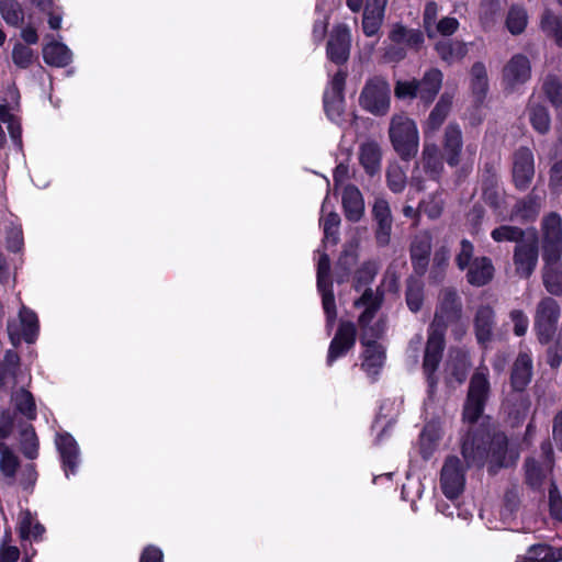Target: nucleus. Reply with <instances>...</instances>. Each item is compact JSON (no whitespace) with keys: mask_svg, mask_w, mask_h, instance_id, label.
<instances>
[{"mask_svg":"<svg viewBox=\"0 0 562 562\" xmlns=\"http://www.w3.org/2000/svg\"><path fill=\"white\" fill-rule=\"evenodd\" d=\"M460 308L461 304L457 293L452 290L442 291L438 310L428 330L423 361V371L430 389L437 384L435 373L442 358L447 324L459 318Z\"/></svg>","mask_w":562,"mask_h":562,"instance_id":"f257e3e1","label":"nucleus"},{"mask_svg":"<svg viewBox=\"0 0 562 562\" xmlns=\"http://www.w3.org/2000/svg\"><path fill=\"white\" fill-rule=\"evenodd\" d=\"M543 464H529V487L537 494L539 503H544L548 496V506L553 518L562 521V496L553 481V448L550 441L541 443Z\"/></svg>","mask_w":562,"mask_h":562,"instance_id":"f03ea898","label":"nucleus"},{"mask_svg":"<svg viewBox=\"0 0 562 562\" xmlns=\"http://www.w3.org/2000/svg\"><path fill=\"white\" fill-rule=\"evenodd\" d=\"M355 305L357 307L364 308L359 316V324L364 330L362 344L366 347L363 351L362 368L369 375H375L384 363V349L381 345H378L375 341H371L368 338L367 326L374 317V314L379 308V303L376 297L373 296V292L371 290H366L362 296L356 301Z\"/></svg>","mask_w":562,"mask_h":562,"instance_id":"7ed1b4c3","label":"nucleus"},{"mask_svg":"<svg viewBox=\"0 0 562 562\" xmlns=\"http://www.w3.org/2000/svg\"><path fill=\"white\" fill-rule=\"evenodd\" d=\"M389 137L396 154L404 160L414 158L419 148V131L416 122L401 113L391 117Z\"/></svg>","mask_w":562,"mask_h":562,"instance_id":"20e7f679","label":"nucleus"},{"mask_svg":"<svg viewBox=\"0 0 562 562\" xmlns=\"http://www.w3.org/2000/svg\"><path fill=\"white\" fill-rule=\"evenodd\" d=\"M443 75L439 69L427 70L420 80H397L394 86V94L400 100H413L418 98L425 103L434 101L442 85Z\"/></svg>","mask_w":562,"mask_h":562,"instance_id":"39448f33","label":"nucleus"},{"mask_svg":"<svg viewBox=\"0 0 562 562\" xmlns=\"http://www.w3.org/2000/svg\"><path fill=\"white\" fill-rule=\"evenodd\" d=\"M490 382L487 368H479L470 381L468 397L463 409V419L468 423L476 422L484 409L488 396Z\"/></svg>","mask_w":562,"mask_h":562,"instance_id":"423d86ee","label":"nucleus"},{"mask_svg":"<svg viewBox=\"0 0 562 562\" xmlns=\"http://www.w3.org/2000/svg\"><path fill=\"white\" fill-rule=\"evenodd\" d=\"M560 305L552 296H543L535 311V331L541 345L549 344L555 331L560 318Z\"/></svg>","mask_w":562,"mask_h":562,"instance_id":"0eeeda50","label":"nucleus"},{"mask_svg":"<svg viewBox=\"0 0 562 562\" xmlns=\"http://www.w3.org/2000/svg\"><path fill=\"white\" fill-rule=\"evenodd\" d=\"M359 102L368 112L374 115H385L391 105V90L387 81L380 77L368 80Z\"/></svg>","mask_w":562,"mask_h":562,"instance_id":"6e6552de","label":"nucleus"},{"mask_svg":"<svg viewBox=\"0 0 562 562\" xmlns=\"http://www.w3.org/2000/svg\"><path fill=\"white\" fill-rule=\"evenodd\" d=\"M38 329L37 315L24 305L21 306L18 317L8 322V334L14 346H18L22 340L27 344L34 342Z\"/></svg>","mask_w":562,"mask_h":562,"instance_id":"1a4fd4ad","label":"nucleus"},{"mask_svg":"<svg viewBox=\"0 0 562 562\" xmlns=\"http://www.w3.org/2000/svg\"><path fill=\"white\" fill-rule=\"evenodd\" d=\"M492 238L497 241H510L516 244L514 261L516 270L521 277L527 276V246L525 244V229L521 226L512 224L502 225L491 233Z\"/></svg>","mask_w":562,"mask_h":562,"instance_id":"9d476101","label":"nucleus"},{"mask_svg":"<svg viewBox=\"0 0 562 562\" xmlns=\"http://www.w3.org/2000/svg\"><path fill=\"white\" fill-rule=\"evenodd\" d=\"M562 255V217L550 212L541 222V256Z\"/></svg>","mask_w":562,"mask_h":562,"instance_id":"9b49d317","label":"nucleus"},{"mask_svg":"<svg viewBox=\"0 0 562 562\" xmlns=\"http://www.w3.org/2000/svg\"><path fill=\"white\" fill-rule=\"evenodd\" d=\"M329 270V258L326 254H322L317 262V288L322 293L323 307L327 317V327L330 328L336 318V306L331 285L328 283Z\"/></svg>","mask_w":562,"mask_h":562,"instance_id":"f8f14e48","label":"nucleus"},{"mask_svg":"<svg viewBox=\"0 0 562 562\" xmlns=\"http://www.w3.org/2000/svg\"><path fill=\"white\" fill-rule=\"evenodd\" d=\"M441 488L443 494L450 498H457L464 487V472L457 457L446 460L441 470Z\"/></svg>","mask_w":562,"mask_h":562,"instance_id":"ddd939ff","label":"nucleus"},{"mask_svg":"<svg viewBox=\"0 0 562 562\" xmlns=\"http://www.w3.org/2000/svg\"><path fill=\"white\" fill-rule=\"evenodd\" d=\"M442 157L450 167L459 166L463 160V138L460 126L450 123L446 126L442 140Z\"/></svg>","mask_w":562,"mask_h":562,"instance_id":"4468645a","label":"nucleus"},{"mask_svg":"<svg viewBox=\"0 0 562 562\" xmlns=\"http://www.w3.org/2000/svg\"><path fill=\"white\" fill-rule=\"evenodd\" d=\"M346 74L338 71L331 78L328 88L324 93V108L331 121H338L344 112V87Z\"/></svg>","mask_w":562,"mask_h":562,"instance_id":"2eb2a0df","label":"nucleus"},{"mask_svg":"<svg viewBox=\"0 0 562 562\" xmlns=\"http://www.w3.org/2000/svg\"><path fill=\"white\" fill-rule=\"evenodd\" d=\"M541 257V280L546 291L552 296H562V255Z\"/></svg>","mask_w":562,"mask_h":562,"instance_id":"dca6fc26","label":"nucleus"},{"mask_svg":"<svg viewBox=\"0 0 562 562\" xmlns=\"http://www.w3.org/2000/svg\"><path fill=\"white\" fill-rule=\"evenodd\" d=\"M356 342V327L352 323L344 322L333 338L327 355V364L331 366L338 358L345 356Z\"/></svg>","mask_w":562,"mask_h":562,"instance_id":"f3484780","label":"nucleus"},{"mask_svg":"<svg viewBox=\"0 0 562 562\" xmlns=\"http://www.w3.org/2000/svg\"><path fill=\"white\" fill-rule=\"evenodd\" d=\"M351 44V34L347 25H337L331 31L328 44V58L336 63L342 64L348 59Z\"/></svg>","mask_w":562,"mask_h":562,"instance_id":"a211bd4d","label":"nucleus"},{"mask_svg":"<svg viewBox=\"0 0 562 562\" xmlns=\"http://www.w3.org/2000/svg\"><path fill=\"white\" fill-rule=\"evenodd\" d=\"M56 446L60 453L66 475L68 476L69 472L75 473V469L79 463V448L74 437L69 434H58Z\"/></svg>","mask_w":562,"mask_h":562,"instance_id":"6ab92c4d","label":"nucleus"},{"mask_svg":"<svg viewBox=\"0 0 562 562\" xmlns=\"http://www.w3.org/2000/svg\"><path fill=\"white\" fill-rule=\"evenodd\" d=\"M527 57L515 55L504 68V82L507 89L516 90L526 81Z\"/></svg>","mask_w":562,"mask_h":562,"instance_id":"aec40b11","label":"nucleus"},{"mask_svg":"<svg viewBox=\"0 0 562 562\" xmlns=\"http://www.w3.org/2000/svg\"><path fill=\"white\" fill-rule=\"evenodd\" d=\"M470 367V361L467 352L460 349H452L446 363L445 371L449 382L454 380L457 383H462Z\"/></svg>","mask_w":562,"mask_h":562,"instance_id":"412c9836","label":"nucleus"},{"mask_svg":"<svg viewBox=\"0 0 562 562\" xmlns=\"http://www.w3.org/2000/svg\"><path fill=\"white\" fill-rule=\"evenodd\" d=\"M452 105V95L443 93L437 102L434 110L430 112L425 125V138L434 135L435 132L442 125Z\"/></svg>","mask_w":562,"mask_h":562,"instance_id":"4be33fe9","label":"nucleus"},{"mask_svg":"<svg viewBox=\"0 0 562 562\" xmlns=\"http://www.w3.org/2000/svg\"><path fill=\"white\" fill-rule=\"evenodd\" d=\"M373 214L378 222L376 239L380 245H386L390 239L392 218L389 203L378 199L373 205Z\"/></svg>","mask_w":562,"mask_h":562,"instance_id":"5701e85b","label":"nucleus"},{"mask_svg":"<svg viewBox=\"0 0 562 562\" xmlns=\"http://www.w3.org/2000/svg\"><path fill=\"white\" fill-rule=\"evenodd\" d=\"M493 273L492 261L486 257H477L469 266L467 279L470 284L482 286L492 280Z\"/></svg>","mask_w":562,"mask_h":562,"instance_id":"b1692460","label":"nucleus"},{"mask_svg":"<svg viewBox=\"0 0 562 562\" xmlns=\"http://www.w3.org/2000/svg\"><path fill=\"white\" fill-rule=\"evenodd\" d=\"M342 205L346 217L349 221L357 222L361 218L364 211V202L358 188L353 186L345 188L342 193Z\"/></svg>","mask_w":562,"mask_h":562,"instance_id":"393cba45","label":"nucleus"},{"mask_svg":"<svg viewBox=\"0 0 562 562\" xmlns=\"http://www.w3.org/2000/svg\"><path fill=\"white\" fill-rule=\"evenodd\" d=\"M443 157L435 143L425 139L422 153V162L424 169L429 173L430 178L436 179L443 170Z\"/></svg>","mask_w":562,"mask_h":562,"instance_id":"a878e982","label":"nucleus"},{"mask_svg":"<svg viewBox=\"0 0 562 562\" xmlns=\"http://www.w3.org/2000/svg\"><path fill=\"white\" fill-rule=\"evenodd\" d=\"M382 151L376 142L368 140L360 146L359 160L370 175H374L381 167Z\"/></svg>","mask_w":562,"mask_h":562,"instance_id":"bb28decb","label":"nucleus"},{"mask_svg":"<svg viewBox=\"0 0 562 562\" xmlns=\"http://www.w3.org/2000/svg\"><path fill=\"white\" fill-rule=\"evenodd\" d=\"M431 240L427 233L416 236L412 245V260L418 273H424L428 265Z\"/></svg>","mask_w":562,"mask_h":562,"instance_id":"cd10ccee","label":"nucleus"},{"mask_svg":"<svg viewBox=\"0 0 562 562\" xmlns=\"http://www.w3.org/2000/svg\"><path fill=\"white\" fill-rule=\"evenodd\" d=\"M462 456L469 467L482 465L487 456L484 440L468 436L462 443Z\"/></svg>","mask_w":562,"mask_h":562,"instance_id":"c85d7f7f","label":"nucleus"},{"mask_svg":"<svg viewBox=\"0 0 562 562\" xmlns=\"http://www.w3.org/2000/svg\"><path fill=\"white\" fill-rule=\"evenodd\" d=\"M389 38L397 45L418 48L424 43V36L420 31L407 29L401 24L393 25Z\"/></svg>","mask_w":562,"mask_h":562,"instance_id":"c756f323","label":"nucleus"},{"mask_svg":"<svg viewBox=\"0 0 562 562\" xmlns=\"http://www.w3.org/2000/svg\"><path fill=\"white\" fill-rule=\"evenodd\" d=\"M512 386L514 401L524 405L526 400L525 390L527 387V360L524 357H519L515 363L512 374Z\"/></svg>","mask_w":562,"mask_h":562,"instance_id":"7c9ffc66","label":"nucleus"},{"mask_svg":"<svg viewBox=\"0 0 562 562\" xmlns=\"http://www.w3.org/2000/svg\"><path fill=\"white\" fill-rule=\"evenodd\" d=\"M328 201L329 198L326 196L322 205L321 221L324 227V244L330 243L331 245H336L340 217L336 212L328 211Z\"/></svg>","mask_w":562,"mask_h":562,"instance_id":"2f4dec72","label":"nucleus"},{"mask_svg":"<svg viewBox=\"0 0 562 562\" xmlns=\"http://www.w3.org/2000/svg\"><path fill=\"white\" fill-rule=\"evenodd\" d=\"M71 57L70 49L61 43L52 42L43 48V58L52 66L65 67L70 63Z\"/></svg>","mask_w":562,"mask_h":562,"instance_id":"473e14b6","label":"nucleus"},{"mask_svg":"<svg viewBox=\"0 0 562 562\" xmlns=\"http://www.w3.org/2000/svg\"><path fill=\"white\" fill-rule=\"evenodd\" d=\"M436 50L440 58L449 64L462 59L468 53V48L464 43L446 40L436 44Z\"/></svg>","mask_w":562,"mask_h":562,"instance_id":"72a5a7b5","label":"nucleus"},{"mask_svg":"<svg viewBox=\"0 0 562 562\" xmlns=\"http://www.w3.org/2000/svg\"><path fill=\"white\" fill-rule=\"evenodd\" d=\"M19 531L21 538L36 540L42 537L45 528L29 510H25L19 517Z\"/></svg>","mask_w":562,"mask_h":562,"instance_id":"f704fd0d","label":"nucleus"},{"mask_svg":"<svg viewBox=\"0 0 562 562\" xmlns=\"http://www.w3.org/2000/svg\"><path fill=\"white\" fill-rule=\"evenodd\" d=\"M493 327V311L487 307H481L475 316V331L479 342L485 344L490 340Z\"/></svg>","mask_w":562,"mask_h":562,"instance_id":"c9c22d12","label":"nucleus"},{"mask_svg":"<svg viewBox=\"0 0 562 562\" xmlns=\"http://www.w3.org/2000/svg\"><path fill=\"white\" fill-rule=\"evenodd\" d=\"M562 560V547L553 549L547 544L529 547V562H559Z\"/></svg>","mask_w":562,"mask_h":562,"instance_id":"e433bc0d","label":"nucleus"},{"mask_svg":"<svg viewBox=\"0 0 562 562\" xmlns=\"http://www.w3.org/2000/svg\"><path fill=\"white\" fill-rule=\"evenodd\" d=\"M542 90L547 99L557 108L562 106V80L554 74L546 76Z\"/></svg>","mask_w":562,"mask_h":562,"instance_id":"4c0bfd02","label":"nucleus"},{"mask_svg":"<svg viewBox=\"0 0 562 562\" xmlns=\"http://www.w3.org/2000/svg\"><path fill=\"white\" fill-rule=\"evenodd\" d=\"M441 437V429L437 423H429L420 435V449L424 458H428Z\"/></svg>","mask_w":562,"mask_h":562,"instance_id":"58836bf2","label":"nucleus"},{"mask_svg":"<svg viewBox=\"0 0 562 562\" xmlns=\"http://www.w3.org/2000/svg\"><path fill=\"white\" fill-rule=\"evenodd\" d=\"M488 87L487 72L483 64L476 63L471 69V89L477 99H482Z\"/></svg>","mask_w":562,"mask_h":562,"instance_id":"ea45409f","label":"nucleus"},{"mask_svg":"<svg viewBox=\"0 0 562 562\" xmlns=\"http://www.w3.org/2000/svg\"><path fill=\"white\" fill-rule=\"evenodd\" d=\"M16 409L29 419L36 416L35 403L32 394L24 389L19 390L12 396Z\"/></svg>","mask_w":562,"mask_h":562,"instance_id":"a19ab883","label":"nucleus"},{"mask_svg":"<svg viewBox=\"0 0 562 562\" xmlns=\"http://www.w3.org/2000/svg\"><path fill=\"white\" fill-rule=\"evenodd\" d=\"M513 179L517 188L525 190L527 188V153L519 149L514 157Z\"/></svg>","mask_w":562,"mask_h":562,"instance_id":"79ce46f5","label":"nucleus"},{"mask_svg":"<svg viewBox=\"0 0 562 562\" xmlns=\"http://www.w3.org/2000/svg\"><path fill=\"white\" fill-rule=\"evenodd\" d=\"M0 13L3 20L13 26L23 21V11L15 0H0Z\"/></svg>","mask_w":562,"mask_h":562,"instance_id":"37998d69","label":"nucleus"},{"mask_svg":"<svg viewBox=\"0 0 562 562\" xmlns=\"http://www.w3.org/2000/svg\"><path fill=\"white\" fill-rule=\"evenodd\" d=\"M542 30L554 37L558 46L562 47V18L546 12L541 19Z\"/></svg>","mask_w":562,"mask_h":562,"instance_id":"c03bdc74","label":"nucleus"},{"mask_svg":"<svg viewBox=\"0 0 562 562\" xmlns=\"http://www.w3.org/2000/svg\"><path fill=\"white\" fill-rule=\"evenodd\" d=\"M507 29L512 34H520L526 27V14L521 7H513L506 20Z\"/></svg>","mask_w":562,"mask_h":562,"instance_id":"a18cd8bd","label":"nucleus"},{"mask_svg":"<svg viewBox=\"0 0 562 562\" xmlns=\"http://www.w3.org/2000/svg\"><path fill=\"white\" fill-rule=\"evenodd\" d=\"M18 364V355L12 351L7 352L4 361L0 364V385L9 384L10 380L14 376Z\"/></svg>","mask_w":562,"mask_h":562,"instance_id":"49530a36","label":"nucleus"},{"mask_svg":"<svg viewBox=\"0 0 562 562\" xmlns=\"http://www.w3.org/2000/svg\"><path fill=\"white\" fill-rule=\"evenodd\" d=\"M384 21V14L363 11L362 31L366 36L371 37L378 35Z\"/></svg>","mask_w":562,"mask_h":562,"instance_id":"de8ad7c7","label":"nucleus"},{"mask_svg":"<svg viewBox=\"0 0 562 562\" xmlns=\"http://www.w3.org/2000/svg\"><path fill=\"white\" fill-rule=\"evenodd\" d=\"M0 453H1V460H0L1 472L5 476H9V477L14 476L16 468L19 465L18 458L2 442H0Z\"/></svg>","mask_w":562,"mask_h":562,"instance_id":"09e8293b","label":"nucleus"},{"mask_svg":"<svg viewBox=\"0 0 562 562\" xmlns=\"http://www.w3.org/2000/svg\"><path fill=\"white\" fill-rule=\"evenodd\" d=\"M12 59L15 66L27 68L33 63L34 52L29 46L18 42L13 46Z\"/></svg>","mask_w":562,"mask_h":562,"instance_id":"8fccbe9b","label":"nucleus"},{"mask_svg":"<svg viewBox=\"0 0 562 562\" xmlns=\"http://www.w3.org/2000/svg\"><path fill=\"white\" fill-rule=\"evenodd\" d=\"M533 128L540 134H546L550 130V115L544 106H535L531 115Z\"/></svg>","mask_w":562,"mask_h":562,"instance_id":"3c124183","label":"nucleus"},{"mask_svg":"<svg viewBox=\"0 0 562 562\" xmlns=\"http://www.w3.org/2000/svg\"><path fill=\"white\" fill-rule=\"evenodd\" d=\"M387 183L393 192H401L406 183L404 170L397 165H391L387 169Z\"/></svg>","mask_w":562,"mask_h":562,"instance_id":"603ef678","label":"nucleus"},{"mask_svg":"<svg viewBox=\"0 0 562 562\" xmlns=\"http://www.w3.org/2000/svg\"><path fill=\"white\" fill-rule=\"evenodd\" d=\"M459 27V22L454 18L446 16L439 20L431 32V35H428L429 38H434L437 35L449 36L452 35Z\"/></svg>","mask_w":562,"mask_h":562,"instance_id":"864d4df0","label":"nucleus"},{"mask_svg":"<svg viewBox=\"0 0 562 562\" xmlns=\"http://www.w3.org/2000/svg\"><path fill=\"white\" fill-rule=\"evenodd\" d=\"M406 301L411 311H419L423 303V292L422 286L418 282H412L408 284Z\"/></svg>","mask_w":562,"mask_h":562,"instance_id":"5fc2aeb1","label":"nucleus"},{"mask_svg":"<svg viewBox=\"0 0 562 562\" xmlns=\"http://www.w3.org/2000/svg\"><path fill=\"white\" fill-rule=\"evenodd\" d=\"M37 438L33 429L24 430L22 435V450L23 453L30 458L34 459L37 456Z\"/></svg>","mask_w":562,"mask_h":562,"instance_id":"6e6d98bb","label":"nucleus"},{"mask_svg":"<svg viewBox=\"0 0 562 562\" xmlns=\"http://www.w3.org/2000/svg\"><path fill=\"white\" fill-rule=\"evenodd\" d=\"M439 8L435 2H428L424 10V29L427 35H431L435 24L438 22Z\"/></svg>","mask_w":562,"mask_h":562,"instance_id":"4d7b16f0","label":"nucleus"},{"mask_svg":"<svg viewBox=\"0 0 562 562\" xmlns=\"http://www.w3.org/2000/svg\"><path fill=\"white\" fill-rule=\"evenodd\" d=\"M473 250L474 247L470 241L465 239L461 241V249L456 259L457 265L461 270L469 268L473 261Z\"/></svg>","mask_w":562,"mask_h":562,"instance_id":"13d9d810","label":"nucleus"},{"mask_svg":"<svg viewBox=\"0 0 562 562\" xmlns=\"http://www.w3.org/2000/svg\"><path fill=\"white\" fill-rule=\"evenodd\" d=\"M443 202L438 195L431 196L428 201H423L420 207L431 218H437L442 211Z\"/></svg>","mask_w":562,"mask_h":562,"instance_id":"bf43d9fd","label":"nucleus"},{"mask_svg":"<svg viewBox=\"0 0 562 562\" xmlns=\"http://www.w3.org/2000/svg\"><path fill=\"white\" fill-rule=\"evenodd\" d=\"M376 273V267L372 262L364 263L361 269L357 272V284L358 289L361 285L369 283Z\"/></svg>","mask_w":562,"mask_h":562,"instance_id":"052dcab7","label":"nucleus"},{"mask_svg":"<svg viewBox=\"0 0 562 562\" xmlns=\"http://www.w3.org/2000/svg\"><path fill=\"white\" fill-rule=\"evenodd\" d=\"M549 184L553 188L562 187V159L555 161L551 166Z\"/></svg>","mask_w":562,"mask_h":562,"instance_id":"680f3d73","label":"nucleus"},{"mask_svg":"<svg viewBox=\"0 0 562 562\" xmlns=\"http://www.w3.org/2000/svg\"><path fill=\"white\" fill-rule=\"evenodd\" d=\"M162 557V551L159 548L149 546L143 551L139 562H161Z\"/></svg>","mask_w":562,"mask_h":562,"instance_id":"e2e57ef3","label":"nucleus"},{"mask_svg":"<svg viewBox=\"0 0 562 562\" xmlns=\"http://www.w3.org/2000/svg\"><path fill=\"white\" fill-rule=\"evenodd\" d=\"M552 435L558 448L562 451V411L554 416Z\"/></svg>","mask_w":562,"mask_h":562,"instance_id":"0e129e2a","label":"nucleus"},{"mask_svg":"<svg viewBox=\"0 0 562 562\" xmlns=\"http://www.w3.org/2000/svg\"><path fill=\"white\" fill-rule=\"evenodd\" d=\"M547 361L551 368H559L562 361V349L558 347H550L547 351Z\"/></svg>","mask_w":562,"mask_h":562,"instance_id":"69168bd1","label":"nucleus"},{"mask_svg":"<svg viewBox=\"0 0 562 562\" xmlns=\"http://www.w3.org/2000/svg\"><path fill=\"white\" fill-rule=\"evenodd\" d=\"M20 557V551L16 547H3L0 551V562H15Z\"/></svg>","mask_w":562,"mask_h":562,"instance_id":"338daca9","label":"nucleus"},{"mask_svg":"<svg viewBox=\"0 0 562 562\" xmlns=\"http://www.w3.org/2000/svg\"><path fill=\"white\" fill-rule=\"evenodd\" d=\"M546 194L542 192V194H538L536 190L532 191L531 196L529 198V214L535 213L537 214L540 209L543 205Z\"/></svg>","mask_w":562,"mask_h":562,"instance_id":"774afa93","label":"nucleus"}]
</instances>
